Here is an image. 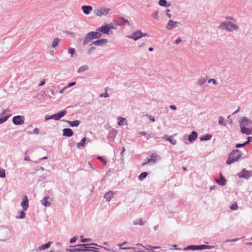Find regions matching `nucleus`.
Masks as SVG:
<instances>
[{"instance_id": "f257e3e1", "label": "nucleus", "mask_w": 252, "mask_h": 252, "mask_svg": "<svg viewBox=\"0 0 252 252\" xmlns=\"http://www.w3.org/2000/svg\"><path fill=\"white\" fill-rule=\"evenodd\" d=\"M242 155L241 151L240 150H233L229 154L226 164L230 165L234 162L238 161L240 159H242L243 158Z\"/></svg>"}, {"instance_id": "f03ea898", "label": "nucleus", "mask_w": 252, "mask_h": 252, "mask_svg": "<svg viewBox=\"0 0 252 252\" xmlns=\"http://www.w3.org/2000/svg\"><path fill=\"white\" fill-rule=\"evenodd\" d=\"M219 28L222 30H225L228 32H231L233 30L237 31L239 27L231 22H223L219 26Z\"/></svg>"}, {"instance_id": "7ed1b4c3", "label": "nucleus", "mask_w": 252, "mask_h": 252, "mask_svg": "<svg viewBox=\"0 0 252 252\" xmlns=\"http://www.w3.org/2000/svg\"><path fill=\"white\" fill-rule=\"evenodd\" d=\"M115 27L112 23L105 24L97 29V31L101 32L103 34H110L112 33L111 30L114 29Z\"/></svg>"}, {"instance_id": "20e7f679", "label": "nucleus", "mask_w": 252, "mask_h": 252, "mask_svg": "<svg viewBox=\"0 0 252 252\" xmlns=\"http://www.w3.org/2000/svg\"><path fill=\"white\" fill-rule=\"evenodd\" d=\"M145 36H149L148 33H143L141 32V30H136L135 32H133L131 35L126 36L127 38L132 39L135 41H136L140 38Z\"/></svg>"}, {"instance_id": "39448f33", "label": "nucleus", "mask_w": 252, "mask_h": 252, "mask_svg": "<svg viewBox=\"0 0 252 252\" xmlns=\"http://www.w3.org/2000/svg\"><path fill=\"white\" fill-rule=\"evenodd\" d=\"M67 113V112L66 110H63L50 116L46 115L45 116V120L47 121L50 119H54L56 121H58L60 120L63 117L65 114H66Z\"/></svg>"}, {"instance_id": "423d86ee", "label": "nucleus", "mask_w": 252, "mask_h": 252, "mask_svg": "<svg viewBox=\"0 0 252 252\" xmlns=\"http://www.w3.org/2000/svg\"><path fill=\"white\" fill-rule=\"evenodd\" d=\"M10 229L4 226L0 227V240L4 241L9 239L10 237Z\"/></svg>"}, {"instance_id": "0eeeda50", "label": "nucleus", "mask_w": 252, "mask_h": 252, "mask_svg": "<svg viewBox=\"0 0 252 252\" xmlns=\"http://www.w3.org/2000/svg\"><path fill=\"white\" fill-rule=\"evenodd\" d=\"M237 176L240 178L249 180L252 176V171L247 170L245 168H243L242 170L237 174Z\"/></svg>"}, {"instance_id": "6e6552de", "label": "nucleus", "mask_w": 252, "mask_h": 252, "mask_svg": "<svg viewBox=\"0 0 252 252\" xmlns=\"http://www.w3.org/2000/svg\"><path fill=\"white\" fill-rule=\"evenodd\" d=\"M11 116L8 109H4L0 115V125L5 122Z\"/></svg>"}, {"instance_id": "1a4fd4ad", "label": "nucleus", "mask_w": 252, "mask_h": 252, "mask_svg": "<svg viewBox=\"0 0 252 252\" xmlns=\"http://www.w3.org/2000/svg\"><path fill=\"white\" fill-rule=\"evenodd\" d=\"M90 244H81L75 246H70V247H81L83 249V252L92 251L93 249H97V248L93 247H89Z\"/></svg>"}, {"instance_id": "9d476101", "label": "nucleus", "mask_w": 252, "mask_h": 252, "mask_svg": "<svg viewBox=\"0 0 252 252\" xmlns=\"http://www.w3.org/2000/svg\"><path fill=\"white\" fill-rule=\"evenodd\" d=\"M12 123L16 126L22 125L24 123L25 117L23 115L15 116L12 118Z\"/></svg>"}, {"instance_id": "9b49d317", "label": "nucleus", "mask_w": 252, "mask_h": 252, "mask_svg": "<svg viewBox=\"0 0 252 252\" xmlns=\"http://www.w3.org/2000/svg\"><path fill=\"white\" fill-rule=\"evenodd\" d=\"M111 9L108 8H101L94 10V14L99 17L103 15H107L110 11Z\"/></svg>"}, {"instance_id": "f8f14e48", "label": "nucleus", "mask_w": 252, "mask_h": 252, "mask_svg": "<svg viewBox=\"0 0 252 252\" xmlns=\"http://www.w3.org/2000/svg\"><path fill=\"white\" fill-rule=\"evenodd\" d=\"M220 178L219 179H215L216 182L220 186H224L226 183V180L222 175L221 172L220 173Z\"/></svg>"}, {"instance_id": "ddd939ff", "label": "nucleus", "mask_w": 252, "mask_h": 252, "mask_svg": "<svg viewBox=\"0 0 252 252\" xmlns=\"http://www.w3.org/2000/svg\"><path fill=\"white\" fill-rule=\"evenodd\" d=\"M107 42L108 39L105 38H99L94 41L92 42L91 45L100 46L106 44Z\"/></svg>"}, {"instance_id": "4468645a", "label": "nucleus", "mask_w": 252, "mask_h": 252, "mask_svg": "<svg viewBox=\"0 0 252 252\" xmlns=\"http://www.w3.org/2000/svg\"><path fill=\"white\" fill-rule=\"evenodd\" d=\"M51 199L49 195H46L41 200V203L44 207H49L51 205Z\"/></svg>"}, {"instance_id": "2eb2a0df", "label": "nucleus", "mask_w": 252, "mask_h": 252, "mask_svg": "<svg viewBox=\"0 0 252 252\" xmlns=\"http://www.w3.org/2000/svg\"><path fill=\"white\" fill-rule=\"evenodd\" d=\"M21 206L24 211H27L29 208V199L26 195H25L21 203Z\"/></svg>"}, {"instance_id": "dca6fc26", "label": "nucleus", "mask_w": 252, "mask_h": 252, "mask_svg": "<svg viewBox=\"0 0 252 252\" xmlns=\"http://www.w3.org/2000/svg\"><path fill=\"white\" fill-rule=\"evenodd\" d=\"M117 133V131L115 129H112L110 130L107 135V139L109 142H112L115 139L116 134Z\"/></svg>"}, {"instance_id": "f3484780", "label": "nucleus", "mask_w": 252, "mask_h": 252, "mask_svg": "<svg viewBox=\"0 0 252 252\" xmlns=\"http://www.w3.org/2000/svg\"><path fill=\"white\" fill-rule=\"evenodd\" d=\"M178 22L174 21L172 20H170L166 27V28L168 30H172L177 26V24H179Z\"/></svg>"}, {"instance_id": "a211bd4d", "label": "nucleus", "mask_w": 252, "mask_h": 252, "mask_svg": "<svg viewBox=\"0 0 252 252\" xmlns=\"http://www.w3.org/2000/svg\"><path fill=\"white\" fill-rule=\"evenodd\" d=\"M125 24H127L128 26L130 25V23L127 19H125L124 17H120L118 18L116 25L118 26H123Z\"/></svg>"}, {"instance_id": "6ab92c4d", "label": "nucleus", "mask_w": 252, "mask_h": 252, "mask_svg": "<svg viewBox=\"0 0 252 252\" xmlns=\"http://www.w3.org/2000/svg\"><path fill=\"white\" fill-rule=\"evenodd\" d=\"M74 134L73 130L69 128H65L63 129V136L70 137Z\"/></svg>"}, {"instance_id": "aec40b11", "label": "nucleus", "mask_w": 252, "mask_h": 252, "mask_svg": "<svg viewBox=\"0 0 252 252\" xmlns=\"http://www.w3.org/2000/svg\"><path fill=\"white\" fill-rule=\"evenodd\" d=\"M157 157V155L156 154H152L150 158H147L145 162L142 163V165H145L147 164L148 163H150L151 162H155L156 161V158Z\"/></svg>"}, {"instance_id": "412c9836", "label": "nucleus", "mask_w": 252, "mask_h": 252, "mask_svg": "<svg viewBox=\"0 0 252 252\" xmlns=\"http://www.w3.org/2000/svg\"><path fill=\"white\" fill-rule=\"evenodd\" d=\"M198 134L197 132L192 131L188 136V139L190 143L193 142L197 138Z\"/></svg>"}, {"instance_id": "4be33fe9", "label": "nucleus", "mask_w": 252, "mask_h": 252, "mask_svg": "<svg viewBox=\"0 0 252 252\" xmlns=\"http://www.w3.org/2000/svg\"><path fill=\"white\" fill-rule=\"evenodd\" d=\"M176 135V134H174L173 135L170 136L165 135L162 138L163 139H165V140L169 141L172 145H175L177 144V141L176 140L173 139V136H175Z\"/></svg>"}, {"instance_id": "5701e85b", "label": "nucleus", "mask_w": 252, "mask_h": 252, "mask_svg": "<svg viewBox=\"0 0 252 252\" xmlns=\"http://www.w3.org/2000/svg\"><path fill=\"white\" fill-rule=\"evenodd\" d=\"M115 193L112 191H109L106 192L104 195V198L106 201L109 202L114 196Z\"/></svg>"}, {"instance_id": "b1692460", "label": "nucleus", "mask_w": 252, "mask_h": 252, "mask_svg": "<svg viewBox=\"0 0 252 252\" xmlns=\"http://www.w3.org/2000/svg\"><path fill=\"white\" fill-rule=\"evenodd\" d=\"M81 9L84 13L88 15L93 10V7L90 5H83L81 7Z\"/></svg>"}, {"instance_id": "393cba45", "label": "nucleus", "mask_w": 252, "mask_h": 252, "mask_svg": "<svg viewBox=\"0 0 252 252\" xmlns=\"http://www.w3.org/2000/svg\"><path fill=\"white\" fill-rule=\"evenodd\" d=\"M62 121L68 124L71 127H77L80 124V121L79 120L70 121L68 120H63Z\"/></svg>"}, {"instance_id": "a878e982", "label": "nucleus", "mask_w": 252, "mask_h": 252, "mask_svg": "<svg viewBox=\"0 0 252 252\" xmlns=\"http://www.w3.org/2000/svg\"><path fill=\"white\" fill-rule=\"evenodd\" d=\"M240 128H241V132L242 133L246 134L247 135H251V129L248 127H245V126H242V123H240Z\"/></svg>"}, {"instance_id": "bb28decb", "label": "nucleus", "mask_w": 252, "mask_h": 252, "mask_svg": "<svg viewBox=\"0 0 252 252\" xmlns=\"http://www.w3.org/2000/svg\"><path fill=\"white\" fill-rule=\"evenodd\" d=\"M92 41V39L91 37V35H90L89 33H87L83 40V45L85 46L91 42Z\"/></svg>"}, {"instance_id": "cd10ccee", "label": "nucleus", "mask_w": 252, "mask_h": 252, "mask_svg": "<svg viewBox=\"0 0 252 252\" xmlns=\"http://www.w3.org/2000/svg\"><path fill=\"white\" fill-rule=\"evenodd\" d=\"M240 123H242V126H248L249 124H252V121L250 120L249 119H248L246 117H243L241 121L239 122L240 124Z\"/></svg>"}, {"instance_id": "c85d7f7f", "label": "nucleus", "mask_w": 252, "mask_h": 252, "mask_svg": "<svg viewBox=\"0 0 252 252\" xmlns=\"http://www.w3.org/2000/svg\"><path fill=\"white\" fill-rule=\"evenodd\" d=\"M212 137V135L210 133H207L199 137V140L201 141H205L210 140Z\"/></svg>"}, {"instance_id": "c756f323", "label": "nucleus", "mask_w": 252, "mask_h": 252, "mask_svg": "<svg viewBox=\"0 0 252 252\" xmlns=\"http://www.w3.org/2000/svg\"><path fill=\"white\" fill-rule=\"evenodd\" d=\"M214 246L206 245H197L198 251H202L206 249H212L214 248Z\"/></svg>"}, {"instance_id": "7c9ffc66", "label": "nucleus", "mask_w": 252, "mask_h": 252, "mask_svg": "<svg viewBox=\"0 0 252 252\" xmlns=\"http://www.w3.org/2000/svg\"><path fill=\"white\" fill-rule=\"evenodd\" d=\"M25 211L20 210L18 212V215L16 216L15 218L17 219H23L26 218V214L25 212Z\"/></svg>"}, {"instance_id": "2f4dec72", "label": "nucleus", "mask_w": 252, "mask_h": 252, "mask_svg": "<svg viewBox=\"0 0 252 252\" xmlns=\"http://www.w3.org/2000/svg\"><path fill=\"white\" fill-rule=\"evenodd\" d=\"M52 244V242L50 241L48 242L47 243L41 245L38 247V251H42L49 248Z\"/></svg>"}, {"instance_id": "473e14b6", "label": "nucleus", "mask_w": 252, "mask_h": 252, "mask_svg": "<svg viewBox=\"0 0 252 252\" xmlns=\"http://www.w3.org/2000/svg\"><path fill=\"white\" fill-rule=\"evenodd\" d=\"M183 250L185 251H188L189 250L198 251L197 245H189L186 247H185Z\"/></svg>"}, {"instance_id": "72a5a7b5", "label": "nucleus", "mask_w": 252, "mask_h": 252, "mask_svg": "<svg viewBox=\"0 0 252 252\" xmlns=\"http://www.w3.org/2000/svg\"><path fill=\"white\" fill-rule=\"evenodd\" d=\"M66 251L67 252H83V249L81 247H75L74 248H67Z\"/></svg>"}, {"instance_id": "f704fd0d", "label": "nucleus", "mask_w": 252, "mask_h": 252, "mask_svg": "<svg viewBox=\"0 0 252 252\" xmlns=\"http://www.w3.org/2000/svg\"><path fill=\"white\" fill-rule=\"evenodd\" d=\"M206 81H207L206 78H199V79H198L197 81H196L195 82V84L196 86H201V85H203L204 84H205V83Z\"/></svg>"}, {"instance_id": "c9c22d12", "label": "nucleus", "mask_w": 252, "mask_h": 252, "mask_svg": "<svg viewBox=\"0 0 252 252\" xmlns=\"http://www.w3.org/2000/svg\"><path fill=\"white\" fill-rule=\"evenodd\" d=\"M87 139V138L86 137H83L81 140L80 142L77 144L76 147L78 148H80L81 147H85Z\"/></svg>"}, {"instance_id": "e433bc0d", "label": "nucleus", "mask_w": 252, "mask_h": 252, "mask_svg": "<svg viewBox=\"0 0 252 252\" xmlns=\"http://www.w3.org/2000/svg\"><path fill=\"white\" fill-rule=\"evenodd\" d=\"M158 4L162 7H167L170 5V4H168L166 0H159Z\"/></svg>"}, {"instance_id": "4c0bfd02", "label": "nucleus", "mask_w": 252, "mask_h": 252, "mask_svg": "<svg viewBox=\"0 0 252 252\" xmlns=\"http://www.w3.org/2000/svg\"><path fill=\"white\" fill-rule=\"evenodd\" d=\"M89 69V67L88 65H83V66H81V67H80L78 69L77 72L78 73H80L81 72H83L84 71L88 70Z\"/></svg>"}, {"instance_id": "58836bf2", "label": "nucleus", "mask_w": 252, "mask_h": 252, "mask_svg": "<svg viewBox=\"0 0 252 252\" xmlns=\"http://www.w3.org/2000/svg\"><path fill=\"white\" fill-rule=\"evenodd\" d=\"M145 221H143L142 219H139L133 221V224L134 225H143L144 224Z\"/></svg>"}, {"instance_id": "ea45409f", "label": "nucleus", "mask_w": 252, "mask_h": 252, "mask_svg": "<svg viewBox=\"0 0 252 252\" xmlns=\"http://www.w3.org/2000/svg\"><path fill=\"white\" fill-rule=\"evenodd\" d=\"M148 174L147 172H142L138 176V180L140 181H142L144 179H145L148 176Z\"/></svg>"}, {"instance_id": "a19ab883", "label": "nucleus", "mask_w": 252, "mask_h": 252, "mask_svg": "<svg viewBox=\"0 0 252 252\" xmlns=\"http://www.w3.org/2000/svg\"><path fill=\"white\" fill-rule=\"evenodd\" d=\"M60 41V38H59L58 37L54 38L52 41V47L53 48H55L58 45Z\"/></svg>"}, {"instance_id": "79ce46f5", "label": "nucleus", "mask_w": 252, "mask_h": 252, "mask_svg": "<svg viewBox=\"0 0 252 252\" xmlns=\"http://www.w3.org/2000/svg\"><path fill=\"white\" fill-rule=\"evenodd\" d=\"M118 125L119 126H122L124 125V122L126 121V119L124 118L119 117L118 118Z\"/></svg>"}, {"instance_id": "37998d69", "label": "nucleus", "mask_w": 252, "mask_h": 252, "mask_svg": "<svg viewBox=\"0 0 252 252\" xmlns=\"http://www.w3.org/2000/svg\"><path fill=\"white\" fill-rule=\"evenodd\" d=\"M218 123L220 125H221V126H226V124L224 122V118L222 116L219 117V120L218 121Z\"/></svg>"}, {"instance_id": "c03bdc74", "label": "nucleus", "mask_w": 252, "mask_h": 252, "mask_svg": "<svg viewBox=\"0 0 252 252\" xmlns=\"http://www.w3.org/2000/svg\"><path fill=\"white\" fill-rule=\"evenodd\" d=\"M97 158L103 163L104 165H106L107 163V161L102 156H98Z\"/></svg>"}, {"instance_id": "a18cd8bd", "label": "nucleus", "mask_w": 252, "mask_h": 252, "mask_svg": "<svg viewBox=\"0 0 252 252\" xmlns=\"http://www.w3.org/2000/svg\"><path fill=\"white\" fill-rule=\"evenodd\" d=\"M94 35L96 39H99L102 36V33L101 32L97 31H94Z\"/></svg>"}, {"instance_id": "49530a36", "label": "nucleus", "mask_w": 252, "mask_h": 252, "mask_svg": "<svg viewBox=\"0 0 252 252\" xmlns=\"http://www.w3.org/2000/svg\"><path fill=\"white\" fill-rule=\"evenodd\" d=\"M6 176L5 171L4 169L0 167V178H4Z\"/></svg>"}, {"instance_id": "de8ad7c7", "label": "nucleus", "mask_w": 252, "mask_h": 252, "mask_svg": "<svg viewBox=\"0 0 252 252\" xmlns=\"http://www.w3.org/2000/svg\"><path fill=\"white\" fill-rule=\"evenodd\" d=\"M68 52L71 55V57H73L75 54V50L73 48H69L68 50Z\"/></svg>"}, {"instance_id": "09e8293b", "label": "nucleus", "mask_w": 252, "mask_h": 252, "mask_svg": "<svg viewBox=\"0 0 252 252\" xmlns=\"http://www.w3.org/2000/svg\"><path fill=\"white\" fill-rule=\"evenodd\" d=\"M90 245H93V246H98V247H100V248L106 250V251H112V250H110V249L109 248H107L106 247H102V246H100L99 245H98L96 243H91L90 244Z\"/></svg>"}, {"instance_id": "8fccbe9b", "label": "nucleus", "mask_w": 252, "mask_h": 252, "mask_svg": "<svg viewBox=\"0 0 252 252\" xmlns=\"http://www.w3.org/2000/svg\"><path fill=\"white\" fill-rule=\"evenodd\" d=\"M158 13V10H156L152 14V17L156 20H158L159 18Z\"/></svg>"}, {"instance_id": "3c124183", "label": "nucleus", "mask_w": 252, "mask_h": 252, "mask_svg": "<svg viewBox=\"0 0 252 252\" xmlns=\"http://www.w3.org/2000/svg\"><path fill=\"white\" fill-rule=\"evenodd\" d=\"M246 145H247V144L246 142L245 141L243 143H238V144H236L235 148H240L243 147Z\"/></svg>"}, {"instance_id": "603ef678", "label": "nucleus", "mask_w": 252, "mask_h": 252, "mask_svg": "<svg viewBox=\"0 0 252 252\" xmlns=\"http://www.w3.org/2000/svg\"><path fill=\"white\" fill-rule=\"evenodd\" d=\"M109 94L107 93V89L106 88L105 89V93H102L100 95H99V97H109Z\"/></svg>"}, {"instance_id": "864d4df0", "label": "nucleus", "mask_w": 252, "mask_h": 252, "mask_svg": "<svg viewBox=\"0 0 252 252\" xmlns=\"http://www.w3.org/2000/svg\"><path fill=\"white\" fill-rule=\"evenodd\" d=\"M230 208L232 210H236L238 208L237 204L236 203H235L232 204L230 206Z\"/></svg>"}, {"instance_id": "5fc2aeb1", "label": "nucleus", "mask_w": 252, "mask_h": 252, "mask_svg": "<svg viewBox=\"0 0 252 252\" xmlns=\"http://www.w3.org/2000/svg\"><path fill=\"white\" fill-rule=\"evenodd\" d=\"M64 32L70 35L73 37H75L76 36V34L73 32H71L69 31H64Z\"/></svg>"}, {"instance_id": "6e6d98bb", "label": "nucleus", "mask_w": 252, "mask_h": 252, "mask_svg": "<svg viewBox=\"0 0 252 252\" xmlns=\"http://www.w3.org/2000/svg\"><path fill=\"white\" fill-rule=\"evenodd\" d=\"M114 171V169H109V170L106 172L105 175L106 176H109L111 175Z\"/></svg>"}, {"instance_id": "4d7b16f0", "label": "nucleus", "mask_w": 252, "mask_h": 252, "mask_svg": "<svg viewBox=\"0 0 252 252\" xmlns=\"http://www.w3.org/2000/svg\"><path fill=\"white\" fill-rule=\"evenodd\" d=\"M136 245L137 246H138V245L144 247L147 250H151L152 246H150V245H148L144 247L142 245V244H140V243L137 244Z\"/></svg>"}, {"instance_id": "13d9d810", "label": "nucleus", "mask_w": 252, "mask_h": 252, "mask_svg": "<svg viewBox=\"0 0 252 252\" xmlns=\"http://www.w3.org/2000/svg\"><path fill=\"white\" fill-rule=\"evenodd\" d=\"M211 82H212L214 85L218 84V82H217V80L215 79H214V78H211V79H210L208 80V83H210Z\"/></svg>"}, {"instance_id": "bf43d9fd", "label": "nucleus", "mask_w": 252, "mask_h": 252, "mask_svg": "<svg viewBox=\"0 0 252 252\" xmlns=\"http://www.w3.org/2000/svg\"><path fill=\"white\" fill-rule=\"evenodd\" d=\"M121 250H133L134 251H136V248L134 247H121L120 248Z\"/></svg>"}, {"instance_id": "052dcab7", "label": "nucleus", "mask_w": 252, "mask_h": 252, "mask_svg": "<svg viewBox=\"0 0 252 252\" xmlns=\"http://www.w3.org/2000/svg\"><path fill=\"white\" fill-rule=\"evenodd\" d=\"M88 33L90 34V35H91V37L92 40L94 39H96L95 36V35H94V31H91V32H89Z\"/></svg>"}, {"instance_id": "680f3d73", "label": "nucleus", "mask_w": 252, "mask_h": 252, "mask_svg": "<svg viewBox=\"0 0 252 252\" xmlns=\"http://www.w3.org/2000/svg\"><path fill=\"white\" fill-rule=\"evenodd\" d=\"M96 49V48L94 46H92L90 48H89L88 50L87 53L88 54H90L93 51H94Z\"/></svg>"}, {"instance_id": "e2e57ef3", "label": "nucleus", "mask_w": 252, "mask_h": 252, "mask_svg": "<svg viewBox=\"0 0 252 252\" xmlns=\"http://www.w3.org/2000/svg\"><path fill=\"white\" fill-rule=\"evenodd\" d=\"M78 237L77 236H74L72 237L69 241L70 244L74 243L77 240Z\"/></svg>"}, {"instance_id": "0e129e2a", "label": "nucleus", "mask_w": 252, "mask_h": 252, "mask_svg": "<svg viewBox=\"0 0 252 252\" xmlns=\"http://www.w3.org/2000/svg\"><path fill=\"white\" fill-rule=\"evenodd\" d=\"M91 241H92V239L91 238H84L81 240V242L82 243L89 242Z\"/></svg>"}, {"instance_id": "69168bd1", "label": "nucleus", "mask_w": 252, "mask_h": 252, "mask_svg": "<svg viewBox=\"0 0 252 252\" xmlns=\"http://www.w3.org/2000/svg\"><path fill=\"white\" fill-rule=\"evenodd\" d=\"M170 11V9H166V14L167 15V16L170 18L172 17V14H170L169 12Z\"/></svg>"}, {"instance_id": "338daca9", "label": "nucleus", "mask_w": 252, "mask_h": 252, "mask_svg": "<svg viewBox=\"0 0 252 252\" xmlns=\"http://www.w3.org/2000/svg\"><path fill=\"white\" fill-rule=\"evenodd\" d=\"M182 40L181 37H178L175 41L174 43L176 44H178L182 42Z\"/></svg>"}, {"instance_id": "774afa93", "label": "nucleus", "mask_w": 252, "mask_h": 252, "mask_svg": "<svg viewBox=\"0 0 252 252\" xmlns=\"http://www.w3.org/2000/svg\"><path fill=\"white\" fill-rule=\"evenodd\" d=\"M251 141H252V137H247V140L246 141L247 145H248Z\"/></svg>"}]
</instances>
